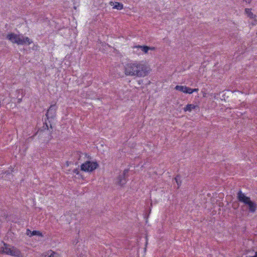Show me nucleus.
I'll return each instance as SVG.
<instances>
[{
  "label": "nucleus",
  "instance_id": "nucleus-1",
  "mask_svg": "<svg viewBox=\"0 0 257 257\" xmlns=\"http://www.w3.org/2000/svg\"><path fill=\"white\" fill-rule=\"evenodd\" d=\"M123 70L126 76L145 77L151 72V68L145 62L130 61L123 64Z\"/></svg>",
  "mask_w": 257,
  "mask_h": 257
},
{
  "label": "nucleus",
  "instance_id": "nucleus-2",
  "mask_svg": "<svg viewBox=\"0 0 257 257\" xmlns=\"http://www.w3.org/2000/svg\"><path fill=\"white\" fill-rule=\"evenodd\" d=\"M7 38L13 43H16L18 45H30L33 42L27 37H24L23 35H17L12 33L8 34Z\"/></svg>",
  "mask_w": 257,
  "mask_h": 257
},
{
  "label": "nucleus",
  "instance_id": "nucleus-3",
  "mask_svg": "<svg viewBox=\"0 0 257 257\" xmlns=\"http://www.w3.org/2000/svg\"><path fill=\"white\" fill-rule=\"evenodd\" d=\"M0 252L14 256L20 257L22 256L19 249L5 243H4L3 246L1 247Z\"/></svg>",
  "mask_w": 257,
  "mask_h": 257
},
{
  "label": "nucleus",
  "instance_id": "nucleus-4",
  "mask_svg": "<svg viewBox=\"0 0 257 257\" xmlns=\"http://www.w3.org/2000/svg\"><path fill=\"white\" fill-rule=\"evenodd\" d=\"M96 161H86L81 165V170L85 172H92L98 167Z\"/></svg>",
  "mask_w": 257,
  "mask_h": 257
},
{
  "label": "nucleus",
  "instance_id": "nucleus-5",
  "mask_svg": "<svg viewBox=\"0 0 257 257\" xmlns=\"http://www.w3.org/2000/svg\"><path fill=\"white\" fill-rule=\"evenodd\" d=\"M175 89L176 90H178L187 94H192L194 92H198L199 90L198 88L192 89L190 87H187L186 86L183 85H177L175 86Z\"/></svg>",
  "mask_w": 257,
  "mask_h": 257
},
{
  "label": "nucleus",
  "instance_id": "nucleus-6",
  "mask_svg": "<svg viewBox=\"0 0 257 257\" xmlns=\"http://www.w3.org/2000/svg\"><path fill=\"white\" fill-rule=\"evenodd\" d=\"M237 197L238 200L246 205L250 201H251L250 197L246 196L244 193H242L241 190H239L237 194Z\"/></svg>",
  "mask_w": 257,
  "mask_h": 257
},
{
  "label": "nucleus",
  "instance_id": "nucleus-7",
  "mask_svg": "<svg viewBox=\"0 0 257 257\" xmlns=\"http://www.w3.org/2000/svg\"><path fill=\"white\" fill-rule=\"evenodd\" d=\"M57 106L55 104L51 105L46 113V117L48 119L53 118L56 116Z\"/></svg>",
  "mask_w": 257,
  "mask_h": 257
},
{
  "label": "nucleus",
  "instance_id": "nucleus-8",
  "mask_svg": "<svg viewBox=\"0 0 257 257\" xmlns=\"http://www.w3.org/2000/svg\"><path fill=\"white\" fill-rule=\"evenodd\" d=\"M128 170L125 169L122 175H120L119 177L117 178V183L120 186H122L124 184H125L126 181V178L125 175L128 173Z\"/></svg>",
  "mask_w": 257,
  "mask_h": 257
},
{
  "label": "nucleus",
  "instance_id": "nucleus-9",
  "mask_svg": "<svg viewBox=\"0 0 257 257\" xmlns=\"http://www.w3.org/2000/svg\"><path fill=\"white\" fill-rule=\"evenodd\" d=\"M40 257H59V255L52 250H49L42 254Z\"/></svg>",
  "mask_w": 257,
  "mask_h": 257
},
{
  "label": "nucleus",
  "instance_id": "nucleus-10",
  "mask_svg": "<svg viewBox=\"0 0 257 257\" xmlns=\"http://www.w3.org/2000/svg\"><path fill=\"white\" fill-rule=\"evenodd\" d=\"M246 205L248 206L250 212L254 213L255 212L256 209V205L254 202L251 200L246 204Z\"/></svg>",
  "mask_w": 257,
  "mask_h": 257
},
{
  "label": "nucleus",
  "instance_id": "nucleus-11",
  "mask_svg": "<svg viewBox=\"0 0 257 257\" xmlns=\"http://www.w3.org/2000/svg\"><path fill=\"white\" fill-rule=\"evenodd\" d=\"M110 4L111 6H113V9L121 10L123 9V5L118 2H110Z\"/></svg>",
  "mask_w": 257,
  "mask_h": 257
},
{
  "label": "nucleus",
  "instance_id": "nucleus-12",
  "mask_svg": "<svg viewBox=\"0 0 257 257\" xmlns=\"http://www.w3.org/2000/svg\"><path fill=\"white\" fill-rule=\"evenodd\" d=\"M27 234L30 236H32L33 235H38V236H42V233L39 231L34 230L33 231H31L29 229L27 230Z\"/></svg>",
  "mask_w": 257,
  "mask_h": 257
},
{
  "label": "nucleus",
  "instance_id": "nucleus-13",
  "mask_svg": "<svg viewBox=\"0 0 257 257\" xmlns=\"http://www.w3.org/2000/svg\"><path fill=\"white\" fill-rule=\"evenodd\" d=\"M133 48L135 49H141L142 51H143L144 53H148V51L149 50V47L147 46H136L133 47Z\"/></svg>",
  "mask_w": 257,
  "mask_h": 257
},
{
  "label": "nucleus",
  "instance_id": "nucleus-14",
  "mask_svg": "<svg viewBox=\"0 0 257 257\" xmlns=\"http://www.w3.org/2000/svg\"><path fill=\"white\" fill-rule=\"evenodd\" d=\"M197 106L193 104H188L184 108V111H191L193 109H195Z\"/></svg>",
  "mask_w": 257,
  "mask_h": 257
},
{
  "label": "nucleus",
  "instance_id": "nucleus-15",
  "mask_svg": "<svg viewBox=\"0 0 257 257\" xmlns=\"http://www.w3.org/2000/svg\"><path fill=\"white\" fill-rule=\"evenodd\" d=\"M245 13L250 19H254L255 18V15L251 12V9H245Z\"/></svg>",
  "mask_w": 257,
  "mask_h": 257
},
{
  "label": "nucleus",
  "instance_id": "nucleus-16",
  "mask_svg": "<svg viewBox=\"0 0 257 257\" xmlns=\"http://www.w3.org/2000/svg\"><path fill=\"white\" fill-rule=\"evenodd\" d=\"M74 173L76 174L78 176V178H81L82 179H83V178L82 177V175L80 174V171L78 169H76L73 170Z\"/></svg>",
  "mask_w": 257,
  "mask_h": 257
},
{
  "label": "nucleus",
  "instance_id": "nucleus-17",
  "mask_svg": "<svg viewBox=\"0 0 257 257\" xmlns=\"http://www.w3.org/2000/svg\"><path fill=\"white\" fill-rule=\"evenodd\" d=\"M179 179H180V178L179 176H177L176 177H175V180H176V182L177 184H178V186H179L181 184V182L179 181Z\"/></svg>",
  "mask_w": 257,
  "mask_h": 257
},
{
  "label": "nucleus",
  "instance_id": "nucleus-18",
  "mask_svg": "<svg viewBox=\"0 0 257 257\" xmlns=\"http://www.w3.org/2000/svg\"><path fill=\"white\" fill-rule=\"evenodd\" d=\"M243 1H244L245 2H246V3L249 4V3H250V2H251L252 0H243Z\"/></svg>",
  "mask_w": 257,
  "mask_h": 257
},
{
  "label": "nucleus",
  "instance_id": "nucleus-19",
  "mask_svg": "<svg viewBox=\"0 0 257 257\" xmlns=\"http://www.w3.org/2000/svg\"><path fill=\"white\" fill-rule=\"evenodd\" d=\"M155 49V48L153 47H149V50H154Z\"/></svg>",
  "mask_w": 257,
  "mask_h": 257
},
{
  "label": "nucleus",
  "instance_id": "nucleus-20",
  "mask_svg": "<svg viewBox=\"0 0 257 257\" xmlns=\"http://www.w3.org/2000/svg\"><path fill=\"white\" fill-rule=\"evenodd\" d=\"M23 96V95L22 96V97L21 98L18 99V102H20L22 101Z\"/></svg>",
  "mask_w": 257,
  "mask_h": 257
},
{
  "label": "nucleus",
  "instance_id": "nucleus-21",
  "mask_svg": "<svg viewBox=\"0 0 257 257\" xmlns=\"http://www.w3.org/2000/svg\"><path fill=\"white\" fill-rule=\"evenodd\" d=\"M17 92H18L19 93L22 92V93H23V90H22V89L18 90Z\"/></svg>",
  "mask_w": 257,
  "mask_h": 257
},
{
  "label": "nucleus",
  "instance_id": "nucleus-22",
  "mask_svg": "<svg viewBox=\"0 0 257 257\" xmlns=\"http://www.w3.org/2000/svg\"><path fill=\"white\" fill-rule=\"evenodd\" d=\"M251 257H257V251L255 252V255L254 256H252Z\"/></svg>",
  "mask_w": 257,
  "mask_h": 257
},
{
  "label": "nucleus",
  "instance_id": "nucleus-23",
  "mask_svg": "<svg viewBox=\"0 0 257 257\" xmlns=\"http://www.w3.org/2000/svg\"><path fill=\"white\" fill-rule=\"evenodd\" d=\"M256 34H257V32H256Z\"/></svg>",
  "mask_w": 257,
  "mask_h": 257
}]
</instances>
